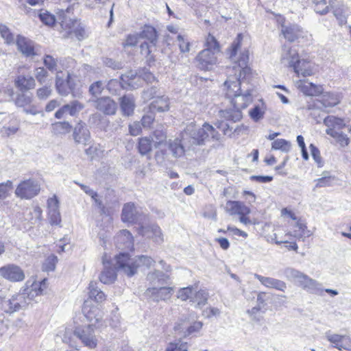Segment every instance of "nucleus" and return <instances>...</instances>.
I'll use <instances>...</instances> for the list:
<instances>
[{"label":"nucleus","mask_w":351,"mask_h":351,"mask_svg":"<svg viewBox=\"0 0 351 351\" xmlns=\"http://www.w3.org/2000/svg\"><path fill=\"white\" fill-rule=\"evenodd\" d=\"M152 141L149 137L139 138L138 149L141 155H145L152 151Z\"/></svg>","instance_id":"c03bdc74"},{"label":"nucleus","mask_w":351,"mask_h":351,"mask_svg":"<svg viewBox=\"0 0 351 351\" xmlns=\"http://www.w3.org/2000/svg\"><path fill=\"white\" fill-rule=\"evenodd\" d=\"M147 216L137 210L134 203L128 202L123 205L121 219L123 222L140 223Z\"/></svg>","instance_id":"ddd939ff"},{"label":"nucleus","mask_w":351,"mask_h":351,"mask_svg":"<svg viewBox=\"0 0 351 351\" xmlns=\"http://www.w3.org/2000/svg\"><path fill=\"white\" fill-rule=\"evenodd\" d=\"M119 100L121 111L123 115L127 117L132 115L136 106L134 97L130 95H123Z\"/></svg>","instance_id":"c85d7f7f"},{"label":"nucleus","mask_w":351,"mask_h":351,"mask_svg":"<svg viewBox=\"0 0 351 351\" xmlns=\"http://www.w3.org/2000/svg\"><path fill=\"white\" fill-rule=\"evenodd\" d=\"M324 123L327 127L326 134L332 137L340 147H344L349 145L350 138L341 130L345 128L350 132L351 127L346 126L343 119L334 116H328L324 119Z\"/></svg>","instance_id":"6e6552de"},{"label":"nucleus","mask_w":351,"mask_h":351,"mask_svg":"<svg viewBox=\"0 0 351 351\" xmlns=\"http://www.w3.org/2000/svg\"><path fill=\"white\" fill-rule=\"evenodd\" d=\"M69 73H64L62 71L57 72L56 80V87L58 93L61 95H67L69 90L68 86Z\"/></svg>","instance_id":"7c9ffc66"},{"label":"nucleus","mask_w":351,"mask_h":351,"mask_svg":"<svg viewBox=\"0 0 351 351\" xmlns=\"http://www.w3.org/2000/svg\"><path fill=\"white\" fill-rule=\"evenodd\" d=\"M334 15L339 21V25L346 24L347 16H348V9L345 8L343 5L336 6L334 8Z\"/></svg>","instance_id":"a19ab883"},{"label":"nucleus","mask_w":351,"mask_h":351,"mask_svg":"<svg viewBox=\"0 0 351 351\" xmlns=\"http://www.w3.org/2000/svg\"><path fill=\"white\" fill-rule=\"evenodd\" d=\"M34 75L38 82L43 84L48 76V72L43 67H38L35 69Z\"/></svg>","instance_id":"e2e57ef3"},{"label":"nucleus","mask_w":351,"mask_h":351,"mask_svg":"<svg viewBox=\"0 0 351 351\" xmlns=\"http://www.w3.org/2000/svg\"><path fill=\"white\" fill-rule=\"evenodd\" d=\"M291 144L289 141L278 138L274 140L271 144V149L274 150H280L282 152L288 153L291 149Z\"/></svg>","instance_id":"ea45409f"},{"label":"nucleus","mask_w":351,"mask_h":351,"mask_svg":"<svg viewBox=\"0 0 351 351\" xmlns=\"http://www.w3.org/2000/svg\"><path fill=\"white\" fill-rule=\"evenodd\" d=\"M139 37L147 40L149 43L156 47L158 41V34L156 29L151 25H144Z\"/></svg>","instance_id":"473e14b6"},{"label":"nucleus","mask_w":351,"mask_h":351,"mask_svg":"<svg viewBox=\"0 0 351 351\" xmlns=\"http://www.w3.org/2000/svg\"><path fill=\"white\" fill-rule=\"evenodd\" d=\"M71 125L67 121H58L51 124V131L56 135H64L71 132Z\"/></svg>","instance_id":"58836bf2"},{"label":"nucleus","mask_w":351,"mask_h":351,"mask_svg":"<svg viewBox=\"0 0 351 351\" xmlns=\"http://www.w3.org/2000/svg\"><path fill=\"white\" fill-rule=\"evenodd\" d=\"M12 182L8 180L5 182L0 184V199H4L8 197L9 192L12 189Z\"/></svg>","instance_id":"13d9d810"},{"label":"nucleus","mask_w":351,"mask_h":351,"mask_svg":"<svg viewBox=\"0 0 351 351\" xmlns=\"http://www.w3.org/2000/svg\"><path fill=\"white\" fill-rule=\"evenodd\" d=\"M32 101V97L31 95L20 93L16 96L15 99V104L19 107H25L29 105Z\"/></svg>","instance_id":"8fccbe9b"},{"label":"nucleus","mask_w":351,"mask_h":351,"mask_svg":"<svg viewBox=\"0 0 351 351\" xmlns=\"http://www.w3.org/2000/svg\"><path fill=\"white\" fill-rule=\"evenodd\" d=\"M295 228L296 229L293 231V235L297 239L304 240L305 238L311 236V232L307 230L305 224L297 222Z\"/></svg>","instance_id":"37998d69"},{"label":"nucleus","mask_w":351,"mask_h":351,"mask_svg":"<svg viewBox=\"0 0 351 351\" xmlns=\"http://www.w3.org/2000/svg\"><path fill=\"white\" fill-rule=\"evenodd\" d=\"M169 280V276L159 270L149 272L147 276V280L152 287H160L164 285Z\"/></svg>","instance_id":"cd10ccee"},{"label":"nucleus","mask_w":351,"mask_h":351,"mask_svg":"<svg viewBox=\"0 0 351 351\" xmlns=\"http://www.w3.org/2000/svg\"><path fill=\"white\" fill-rule=\"evenodd\" d=\"M0 275L5 280L12 282H21L25 275L24 271L19 265L13 263L7 264L0 267Z\"/></svg>","instance_id":"4468645a"},{"label":"nucleus","mask_w":351,"mask_h":351,"mask_svg":"<svg viewBox=\"0 0 351 351\" xmlns=\"http://www.w3.org/2000/svg\"><path fill=\"white\" fill-rule=\"evenodd\" d=\"M58 262L57 256L51 255L47 258L43 265V269L45 271H53L56 268V264Z\"/></svg>","instance_id":"864d4df0"},{"label":"nucleus","mask_w":351,"mask_h":351,"mask_svg":"<svg viewBox=\"0 0 351 351\" xmlns=\"http://www.w3.org/2000/svg\"><path fill=\"white\" fill-rule=\"evenodd\" d=\"M103 89V82L101 81H97L90 86L89 92L92 95L97 96L101 93Z\"/></svg>","instance_id":"680f3d73"},{"label":"nucleus","mask_w":351,"mask_h":351,"mask_svg":"<svg viewBox=\"0 0 351 351\" xmlns=\"http://www.w3.org/2000/svg\"><path fill=\"white\" fill-rule=\"evenodd\" d=\"M203 326V323L202 322H190L189 321L187 330H185L184 338L191 336L195 335V333L199 332Z\"/></svg>","instance_id":"de8ad7c7"},{"label":"nucleus","mask_w":351,"mask_h":351,"mask_svg":"<svg viewBox=\"0 0 351 351\" xmlns=\"http://www.w3.org/2000/svg\"><path fill=\"white\" fill-rule=\"evenodd\" d=\"M254 277L266 287L275 289L282 291H285L287 289V284L282 280L270 277H265L257 274H254Z\"/></svg>","instance_id":"393cba45"},{"label":"nucleus","mask_w":351,"mask_h":351,"mask_svg":"<svg viewBox=\"0 0 351 351\" xmlns=\"http://www.w3.org/2000/svg\"><path fill=\"white\" fill-rule=\"evenodd\" d=\"M96 328L93 325H84L77 326L74 330V335L80 339L86 347L94 349L97 345V338L95 335Z\"/></svg>","instance_id":"9b49d317"},{"label":"nucleus","mask_w":351,"mask_h":351,"mask_svg":"<svg viewBox=\"0 0 351 351\" xmlns=\"http://www.w3.org/2000/svg\"><path fill=\"white\" fill-rule=\"evenodd\" d=\"M19 121L16 119H12L8 124L1 128L0 133L3 137H9L15 134L19 131Z\"/></svg>","instance_id":"4c0bfd02"},{"label":"nucleus","mask_w":351,"mask_h":351,"mask_svg":"<svg viewBox=\"0 0 351 351\" xmlns=\"http://www.w3.org/2000/svg\"><path fill=\"white\" fill-rule=\"evenodd\" d=\"M151 111L159 112L168 111L169 109V99L167 97L161 96L155 98L149 106Z\"/></svg>","instance_id":"72a5a7b5"},{"label":"nucleus","mask_w":351,"mask_h":351,"mask_svg":"<svg viewBox=\"0 0 351 351\" xmlns=\"http://www.w3.org/2000/svg\"><path fill=\"white\" fill-rule=\"evenodd\" d=\"M184 132L182 131L180 134V138H177L173 140H169L168 141V147L172 155L175 158L181 157L184 154V152L187 150L193 149L192 147H188L184 140Z\"/></svg>","instance_id":"f3484780"},{"label":"nucleus","mask_w":351,"mask_h":351,"mask_svg":"<svg viewBox=\"0 0 351 351\" xmlns=\"http://www.w3.org/2000/svg\"><path fill=\"white\" fill-rule=\"evenodd\" d=\"M47 280L34 282L29 293H19L13 295L10 298L0 301V310L8 314H12L25 308L34 298L43 294L47 288Z\"/></svg>","instance_id":"f03ea898"},{"label":"nucleus","mask_w":351,"mask_h":351,"mask_svg":"<svg viewBox=\"0 0 351 351\" xmlns=\"http://www.w3.org/2000/svg\"><path fill=\"white\" fill-rule=\"evenodd\" d=\"M14 83L21 91L33 89L36 86L35 80L30 75H20L16 77Z\"/></svg>","instance_id":"c756f323"},{"label":"nucleus","mask_w":351,"mask_h":351,"mask_svg":"<svg viewBox=\"0 0 351 351\" xmlns=\"http://www.w3.org/2000/svg\"><path fill=\"white\" fill-rule=\"evenodd\" d=\"M335 180L334 177L324 176L315 180V186L317 188L326 187L331 185V183Z\"/></svg>","instance_id":"69168bd1"},{"label":"nucleus","mask_w":351,"mask_h":351,"mask_svg":"<svg viewBox=\"0 0 351 351\" xmlns=\"http://www.w3.org/2000/svg\"><path fill=\"white\" fill-rule=\"evenodd\" d=\"M117 246L119 249L132 250L134 247L133 237L127 230H121L116 237Z\"/></svg>","instance_id":"b1692460"},{"label":"nucleus","mask_w":351,"mask_h":351,"mask_svg":"<svg viewBox=\"0 0 351 351\" xmlns=\"http://www.w3.org/2000/svg\"><path fill=\"white\" fill-rule=\"evenodd\" d=\"M242 39V35L241 34H238L232 43L230 50V58L234 65L229 69V75L223 84V90L226 91V97L229 99L243 91V79L250 71V68L247 66L249 60L248 50L244 49L240 51L238 56Z\"/></svg>","instance_id":"f257e3e1"},{"label":"nucleus","mask_w":351,"mask_h":351,"mask_svg":"<svg viewBox=\"0 0 351 351\" xmlns=\"http://www.w3.org/2000/svg\"><path fill=\"white\" fill-rule=\"evenodd\" d=\"M174 293V287H150L145 292V296L156 302L169 300Z\"/></svg>","instance_id":"f8f14e48"},{"label":"nucleus","mask_w":351,"mask_h":351,"mask_svg":"<svg viewBox=\"0 0 351 351\" xmlns=\"http://www.w3.org/2000/svg\"><path fill=\"white\" fill-rule=\"evenodd\" d=\"M47 219L51 226H60L61 215L60 213V202L56 195L49 197L47 202Z\"/></svg>","instance_id":"2eb2a0df"},{"label":"nucleus","mask_w":351,"mask_h":351,"mask_svg":"<svg viewBox=\"0 0 351 351\" xmlns=\"http://www.w3.org/2000/svg\"><path fill=\"white\" fill-rule=\"evenodd\" d=\"M1 86V97L3 98V101L9 100L12 98L14 91L11 85L3 86L0 84Z\"/></svg>","instance_id":"bf43d9fd"},{"label":"nucleus","mask_w":351,"mask_h":351,"mask_svg":"<svg viewBox=\"0 0 351 351\" xmlns=\"http://www.w3.org/2000/svg\"><path fill=\"white\" fill-rule=\"evenodd\" d=\"M71 8H67L66 10H60L58 12V18L62 29L68 31L69 33H73L76 38L81 40L86 36V31L76 19H73L69 15Z\"/></svg>","instance_id":"1a4fd4ad"},{"label":"nucleus","mask_w":351,"mask_h":351,"mask_svg":"<svg viewBox=\"0 0 351 351\" xmlns=\"http://www.w3.org/2000/svg\"><path fill=\"white\" fill-rule=\"evenodd\" d=\"M321 101L324 107L335 106L339 102L335 95L329 93L323 95Z\"/></svg>","instance_id":"49530a36"},{"label":"nucleus","mask_w":351,"mask_h":351,"mask_svg":"<svg viewBox=\"0 0 351 351\" xmlns=\"http://www.w3.org/2000/svg\"><path fill=\"white\" fill-rule=\"evenodd\" d=\"M45 66L51 72L57 70V60L50 55H46L43 59Z\"/></svg>","instance_id":"6e6d98bb"},{"label":"nucleus","mask_w":351,"mask_h":351,"mask_svg":"<svg viewBox=\"0 0 351 351\" xmlns=\"http://www.w3.org/2000/svg\"><path fill=\"white\" fill-rule=\"evenodd\" d=\"M297 77L311 76L313 74V69L308 62L304 60H300L299 62L293 68Z\"/></svg>","instance_id":"f704fd0d"},{"label":"nucleus","mask_w":351,"mask_h":351,"mask_svg":"<svg viewBox=\"0 0 351 351\" xmlns=\"http://www.w3.org/2000/svg\"><path fill=\"white\" fill-rule=\"evenodd\" d=\"M83 313L88 325H93L95 328H99L103 323V312L97 306H90L88 302L85 301L83 306Z\"/></svg>","instance_id":"dca6fc26"},{"label":"nucleus","mask_w":351,"mask_h":351,"mask_svg":"<svg viewBox=\"0 0 351 351\" xmlns=\"http://www.w3.org/2000/svg\"><path fill=\"white\" fill-rule=\"evenodd\" d=\"M73 137L76 143L86 145L90 139V132L84 123H79L75 125Z\"/></svg>","instance_id":"a878e982"},{"label":"nucleus","mask_w":351,"mask_h":351,"mask_svg":"<svg viewBox=\"0 0 351 351\" xmlns=\"http://www.w3.org/2000/svg\"><path fill=\"white\" fill-rule=\"evenodd\" d=\"M225 210L230 215H249L251 212L243 202L230 200L226 202Z\"/></svg>","instance_id":"5701e85b"},{"label":"nucleus","mask_w":351,"mask_h":351,"mask_svg":"<svg viewBox=\"0 0 351 351\" xmlns=\"http://www.w3.org/2000/svg\"><path fill=\"white\" fill-rule=\"evenodd\" d=\"M88 289V295L90 299L97 303H101L106 300V295L101 289L97 288L96 282H90Z\"/></svg>","instance_id":"e433bc0d"},{"label":"nucleus","mask_w":351,"mask_h":351,"mask_svg":"<svg viewBox=\"0 0 351 351\" xmlns=\"http://www.w3.org/2000/svg\"><path fill=\"white\" fill-rule=\"evenodd\" d=\"M252 90L247 88L231 98L234 109L221 110L219 114L221 118L237 122L242 119L243 109L246 108L253 101Z\"/></svg>","instance_id":"39448f33"},{"label":"nucleus","mask_w":351,"mask_h":351,"mask_svg":"<svg viewBox=\"0 0 351 351\" xmlns=\"http://www.w3.org/2000/svg\"><path fill=\"white\" fill-rule=\"evenodd\" d=\"M208 293L204 289H197V287H196L193 298L191 299V302L196 304V306L198 308H202L204 306L208 301Z\"/></svg>","instance_id":"c9c22d12"},{"label":"nucleus","mask_w":351,"mask_h":351,"mask_svg":"<svg viewBox=\"0 0 351 351\" xmlns=\"http://www.w3.org/2000/svg\"><path fill=\"white\" fill-rule=\"evenodd\" d=\"M95 108L106 115H114L117 110V103L110 97H101L95 101Z\"/></svg>","instance_id":"a211bd4d"},{"label":"nucleus","mask_w":351,"mask_h":351,"mask_svg":"<svg viewBox=\"0 0 351 351\" xmlns=\"http://www.w3.org/2000/svg\"><path fill=\"white\" fill-rule=\"evenodd\" d=\"M51 92L50 87L44 86L37 90L36 95L40 99H47L51 95Z\"/></svg>","instance_id":"774afa93"},{"label":"nucleus","mask_w":351,"mask_h":351,"mask_svg":"<svg viewBox=\"0 0 351 351\" xmlns=\"http://www.w3.org/2000/svg\"><path fill=\"white\" fill-rule=\"evenodd\" d=\"M196 286H189L180 289L177 293V298L182 301H186L193 298Z\"/></svg>","instance_id":"79ce46f5"},{"label":"nucleus","mask_w":351,"mask_h":351,"mask_svg":"<svg viewBox=\"0 0 351 351\" xmlns=\"http://www.w3.org/2000/svg\"><path fill=\"white\" fill-rule=\"evenodd\" d=\"M295 86L304 95L308 96H316L323 93L322 86L316 85L305 80H298L294 82Z\"/></svg>","instance_id":"aec40b11"},{"label":"nucleus","mask_w":351,"mask_h":351,"mask_svg":"<svg viewBox=\"0 0 351 351\" xmlns=\"http://www.w3.org/2000/svg\"><path fill=\"white\" fill-rule=\"evenodd\" d=\"M327 339L334 344V346L341 349L343 348V343L346 339L344 336H341L337 334H328L326 335Z\"/></svg>","instance_id":"3c124183"},{"label":"nucleus","mask_w":351,"mask_h":351,"mask_svg":"<svg viewBox=\"0 0 351 351\" xmlns=\"http://www.w3.org/2000/svg\"><path fill=\"white\" fill-rule=\"evenodd\" d=\"M140 233L143 236L152 238L157 243H162L164 241L161 229L157 225L141 226Z\"/></svg>","instance_id":"bb28decb"},{"label":"nucleus","mask_w":351,"mask_h":351,"mask_svg":"<svg viewBox=\"0 0 351 351\" xmlns=\"http://www.w3.org/2000/svg\"><path fill=\"white\" fill-rule=\"evenodd\" d=\"M0 34L7 43L10 44L14 42V35L10 32L7 26L0 25Z\"/></svg>","instance_id":"5fc2aeb1"},{"label":"nucleus","mask_w":351,"mask_h":351,"mask_svg":"<svg viewBox=\"0 0 351 351\" xmlns=\"http://www.w3.org/2000/svg\"><path fill=\"white\" fill-rule=\"evenodd\" d=\"M178 41V45L180 50L182 53H187L190 51V46L191 44L189 41L187 40H185L184 38L181 36L178 35L177 37Z\"/></svg>","instance_id":"0e129e2a"},{"label":"nucleus","mask_w":351,"mask_h":351,"mask_svg":"<svg viewBox=\"0 0 351 351\" xmlns=\"http://www.w3.org/2000/svg\"><path fill=\"white\" fill-rule=\"evenodd\" d=\"M32 215V220L34 221L32 223H36L37 221H40L43 218V210L38 206H34L32 212H30Z\"/></svg>","instance_id":"338daca9"},{"label":"nucleus","mask_w":351,"mask_h":351,"mask_svg":"<svg viewBox=\"0 0 351 351\" xmlns=\"http://www.w3.org/2000/svg\"><path fill=\"white\" fill-rule=\"evenodd\" d=\"M102 262L104 269L100 274L99 280L104 284L112 283L117 278V274L114 269L111 267L106 254L103 257Z\"/></svg>","instance_id":"4be33fe9"},{"label":"nucleus","mask_w":351,"mask_h":351,"mask_svg":"<svg viewBox=\"0 0 351 351\" xmlns=\"http://www.w3.org/2000/svg\"><path fill=\"white\" fill-rule=\"evenodd\" d=\"M40 21L47 25L52 26L55 24L56 18L48 12H42L39 14Z\"/></svg>","instance_id":"052dcab7"},{"label":"nucleus","mask_w":351,"mask_h":351,"mask_svg":"<svg viewBox=\"0 0 351 351\" xmlns=\"http://www.w3.org/2000/svg\"><path fill=\"white\" fill-rule=\"evenodd\" d=\"M313 2L315 4V10L317 13L325 14L328 12L326 0H313Z\"/></svg>","instance_id":"4d7b16f0"},{"label":"nucleus","mask_w":351,"mask_h":351,"mask_svg":"<svg viewBox=\"0 0 351 351\" xmlns=\"http://www.w3.org/2000/svg\"><path fill=\"white\" fill-rule=\"evenodd\" d=\"M189 319L186 318L179 319L173 327L175 332L184 338L185 330H187Z\"/></svg>","instance_id":"09e8293b"},{"label":"nucleus","mask_w":351,"mask_h":351,"mask_svg":"<svg viewBox=\"0 0 351 351\" xmlns=\"http://www.w3.org/2000/svg\"><path fill=\"white\" fill-rule=\"evenodd\" d=\"M283 274L287 280L297 283L311 293L321 295L324 291L322 284L294 268L287 267L284 270Z\"/></svg>","instance_id":"0eeeda50"},{"label":"nucleus","mask_w":351,"mask_h":351,"mask_svg":"<svg viewBox=\"0 0 351 351\" xmlns=\"http://www.w3.org/2000/svg\"><path fill=\"white\" fill-rule=\"evenodd\" d=\"M265 110L260 106H256L249 111V114L254 121H258L263 118Z\"/></svg>","instance_id":"603ef678"},{"label":"nucleus","mask_w":351,"mask_h":351,"mask_svg":"<svg viewBox=\"0 0 351 351\" xmlns=\"http://www.w3.org/2000/svg\"><path fill=\"white\" fill-rule=\"evenodd\" d=\"M40 191L38 181L27 179L21 181L15 189V195L22 199H30L36 196Z\"/></svg>","instance_id":"9d476101"},{"label":"nucleus","mask_w":351,"mask_h":351,"mask_svg":"<svg viewBox=\"0 0 351 351\" xmlns=\"http://www.w3.org/2000/svg\"><path fill=\"white\" fill-rule=\"evenodd\" d=\"M16 45L19 50L26 56H33L35 55L32 42L25 37L19 36L16 40Z\"/></svg>","instance_id":"2f4dec72"},{"label":"nucleus","mask_w":351,"mask_h":351,"mask_svg":"<svg viewBox=\"0 0 351 351\" xmlns=\"http://www.w3.org/2000/svg\"><path fill=\"white\" fill-rule=\"evenodd\" d=\"M281 32L285 39L289 42H294L300 37H303L304 34L303 30L295 24L282 25Z\"/></svg>","instance_id":"412c9836"},{"label":"nucleus","mask_w":351,"mask_h":351,"mask_svg":"<svg viewBox=\"0 0 351 351\" xmlns=\"http://www.w3.org/2000/svg\"><path fill=\"white\" fill-rule=\"evenodd\" d=\"M205 49L202 50L195 58L196 66L201 70L213 69L217 62V56L220 53V45L216 38L210 34L205 41Z\"/></svg>","instance_id":"20e7f679"},{"label":"nucleus","mask_w":351,"mask_h":351,"mask_svg":"<svg viewBox=\"0 0 351 351\" xmlns=\"http://www.w3.org/2000/svg\"><path fill=\"white\" fill-rule=\"evenodd\" d=\"M154 263L155 261L149 256H140L132 259L127 253H121L116 257L115 268L121 270L128 276H132L140 266L144 265L149 268Z\"/></svg>","instance_id":"423d86ee"},{"label":"nucleus","mask_w":351,"mask_h":351,"mask_svg":"<svg viewBox=\"0 0 351 351\" xmlns=\"http://www.w3.org/2000/svg\"><path fill=\"white\" fill-rule=\"evenodd\" d=\"M165 351H188V344L181 339L169 343Z\"/></svg>","instance_id":"a18cd8bd"},{"label":"nucleus","mask_w":351,"mask_h":351,"mask_svg":"<svg viewBox=\"0 0 351 351\" xmlns=\"http://www.w3.org/2000/svg\"><path fill=\"white\" fill-rule=\"evenodd\" d=\"M300 60L298 51L287 45L282 47L280 61L282 64L293 68Z\"/></svg>","instance_id":"6ab92c4d"},{"label":"nucleus","mask_w":351,"mask_h":351,"mask_svg":"<svg viewBox=\"0 0 351 351\" xmlns=\"http://www.w3.org/2000/svg\"><path fill=\"white\" fill-rule=\"evenodd\" d=\"M183 131L186 136L184 140L186 145L193 148L194 146L203 145L210 139H220V134L208 123H204L202 127L198 128L192 122L188 124Z\"/></svg>","instance_id":"7ed1b4c3"}]
</instances>
